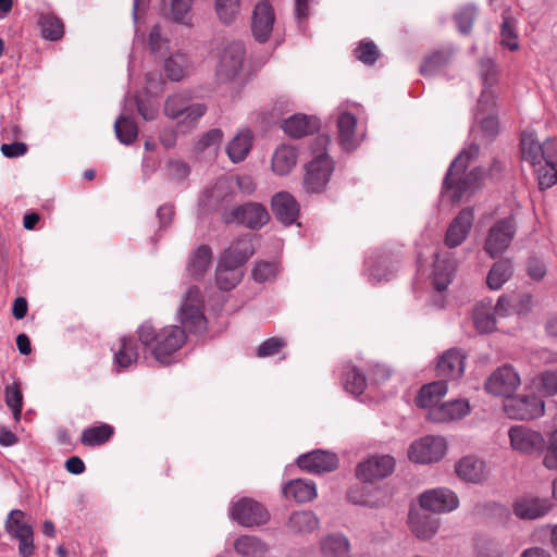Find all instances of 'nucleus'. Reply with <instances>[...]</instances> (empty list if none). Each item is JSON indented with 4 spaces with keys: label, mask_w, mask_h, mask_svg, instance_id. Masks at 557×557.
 Returning <instances> with one entry per match:
<instances>
[{
    "label": "nucleus",
    "mask_w": 557,
    "mask_h": 557,
    "mask_svg": "<svg viewBox=\"0 0 557 557\" xmlns=\"http://www.w3.org/2000/svg\"><path fill=\"white\" fill-rule=\"evenodd\" d=\"M140 344L150 349L154 359L162 364H170L172 357L186 343L185 331L177 325H166L157 330L150 322L143 323L137 329Z\"/></svg>",
    "instance_id": "f257e3e1"
},
{
    "label": "nucleus",
    "mask_w": 557,
    "mask_h": 557,
    "mask_svg": "<svg viewBox=\"0 0 557 557\" xmlns=\"http://www.w3.org/2000/svg\"><path fill=\"white\" fill-rule=\"evenodd\" d=\"M253 245L248 237L234 240L221 256L216 270L215 283L222 290L233 289L243 278L242 267L253 255Z\"/></svg>",
    "instance_id": "f03ea898"
},
{
    "label": "nucleus",
    "mask_w": 557,
    "mask_h": 557,
    "mask_svg": "<svg viewBox=\"0 0 557 557\" xmlns=\"http://www.w3.org/2000/svg\"><path fill=\"white\" fill-rule=\"evenodd\" d=\"M480 153V147L475 144L470 145L462 150L458 157L451 162L444 180V187L453 189V200L460 201L467 191L479 187L484 177V171L475 168L469 173H465L470 161L475 159Z\"/></svg>",
    "instance_id": "7ed1b4c3"
},
{
    "label": "nucleus",
    "mask_w": 557,
    "mask_h": 557,
    "mask_svg": "<svg viewBox=\"0 0 557 557\" xmlns=\"http://www.w3.org/2000/svg\"><path fill=\"white\" fill-rule=\"evenodd\" d=\"M330 138L326 135H319L310 146L313 159L305 166L304 186L309 193L322 191L330 181L333 164L326 153Z\"/></svg>",
    "instance_id": "20e7f679"
},
{
    "label": "nucleus",
    "mask_w": 557,
    "mask_h": 557,
    "mask_svg": "<svg viewBox=\"0 0 557 557\" xmlns=\"http://www.w3.org/2000/svg\"><path fill=\"white\" fill-rule=\"evenodd\" d=\"M164 114L171 120H177L178 126L193 128L207 111L202 103L191 102L187 94H174L164 102Z\"/></svg>",
    "instance_id": "39448f33"
},
{
    "label": "nucleus",
    "mask_w": 557,
    "mask_h": 557,
    "mask_svg": "<svg viewBox=\"0 0 557 557\" xmlns=\"http://www.w3.org/2000/svg\"><path fill=\"white\" fill-rule=\"evenodd\" d=\"M178 320L182 329L191 334H200L207 329L203 313V298L198 287H190L181 305Z\"/></svg>",
    "instance_id": "423d86ee"
},
{
    "label": "nucleus",
    "mask_w": 557,
    "mask_h": 557,
    "mask_svg": "<svg viewBox=\"0 0 557 557\" xmlns=\"http://www.w3.org/2000/svg\"><path fill=\"white\" fill-rule=\"evenodd\" d=\"M245 58L240 41H227L218 53L216 77L221 82L232 81L239 73Z\"/></svg>",
    "instance_id": "0eeeda50"
},
{
    "label": "nucleus",
    "mask_w": 557,
    "mask_h": 557,
    "mask_svg": "<svg viewBox=\"0 0 557 557\" xmlns=\"http://www.w3.org/2000/svg\"><path fill=\"white\" fill-rule=\"evenodd\" d=\"M4 528L10 536L18 541V554L29 557L34 554V531L25 522V513L20 509H13L7 517Z\"/></svg>",
    "instance_id": "6e6552de"
},
{
    "label": "nucleus",
    "mask_w": 557,
    "mask_h": 557,
    "mask_svg": "<svg viewBox=\"0 0 557 557\" xmlns=\"http://www.w3.org/2000/svg\"><path fill=\"white\" fill-rule=\"evenodd\" d=\"M504 410L510 419L533 420L544 414V401L536 395L508 397Z\"/></svg>",
    "instance_id": "1a4fd4ad"
},
{
    "label": "nucleus",
    "mask_w": 557,
    "mask_h": 557,
    "mask_svg": "<svg viewBox=\"0 0 557 557\" xmlns=\"http://www.w3.org/2000/svg\"><path fill=\"white\" fill-rule=\"evenodd\" d=\"M510 447L522 455L542 453L545 447L543 434L525 425H513L508 431Z\"/></svg>",
    "instance_id": "9d476101"
},
{
    "label": "nucleus",
    "mask_w": 557,
    "mask_h": 557,
    "mask_svg": "<svg viewBox=\"0 0 557 557\" xmlns=\"http://www.w3.org/2000/svg\"><path fill=\"white\" fill-rule=\"evenodd\" d=\"M516 233L512 218L497 221L488 231L484 250L491 258L500 256L509 247Z\"/></svg>",
    "instance_id": "9b49d317"
},
{
    "label": "nucleus",
    "mask_w": 557,
    "mask_h": 557,
    "mask_svg": "<svg viewBox=\"0 0 557 557\" xmlns=\"http://www.w3.org/2000/svg\"><path fill=\"white\" fill-rule=\"evenodd\" d=\"M446 453V442L441 436H425L413 442L408 449V457L417 463L440 461Z\"/></svg>",
    "instance_id": "f8f14e48"
},
{
    "label": "nucleus",
    "mask_w": 557,
    "mask_h": 557,
    "mask_svg": "<svg viewBox=\"0 0 557 557\" xmlns=\"http://www.w3.org/2000/svg\"><path fill=\"white\" fill-rule=\"evenodd\" d=\"M269 218L267 209L257 202H248L224 213L226 223L236 222L251 230L262 227L269 221Z\"/></svg>",
    "instance_id": "ddd939ff"
},
{
    "label": "nucleus",
    "mask_w": 557,
    "mask_h": 557,
    "mask_svg": "<svg viewBox=\"0 0 557 557\" xmlns=\"http://www.w3.org/2000/svg\"><path fill=\"white\" fill-rule=\"evenodd\" d=\"M395 459L389 455H374L361 461L356 469L357 478L363 482H375L391 475Z\"/></svg>",
    "instance_id": "4468645a"
},
{
    "label": "nucleus",
    "mask_w": 557,
    "mask_h": 557,
    "mask_svg": "<svg viewBox=\"0 0 557 557\" xmlns=\"http://www.w3.org/2000/svg\"><path fill=\"white\" fill-rule=\"evenodd\" d=\"M232 518L244 527L261 525L268 522L270 515L258 502L244 497L232 507Z\"/></svg>",
    "instance_id": "2eb2a0df"
},
{
    "label": "nucleus",
    "mask_w": 557,
    "mask_h": 557,
    "mask_svg": "<svg viewBox=\"0 0 557 557\" xmlns=\"http://www.w3.org/2000/svg\"><path fill=\"white\" fill-rule=\"evenodd\" d=\"M275 22V13L272 4L262 0L259 1L253 11L251 17V32L253 38L259 42H265L269 40Z\"/></svg>",
    "instance_id": "dca6fc26"
},
{
    "label": "nucleus",
    "mask_w": 557,
    "mask_h": 557,
    "mask_svg": "<svg viewBox=\"0 0 557 557\" xmlns=\"http://www.w3.org/2000/svg\"><path fill=\"white\" fill-rule=\"evenodd\" d=\"M520 385V377L510 366H503L495 370L485 382L487 393L507 398Z\"/></svg>",
    "instance_id": "f3484780"
},
{
    "label": "nucleus",
    "mask_w": 557,
    "mask_h": 557,
    "mask_svg": "<svg viewBox=\"0 0 557 557\" xmlns=\"http://www.w3.org/2000/svg\"><path fill=\"white\" fill-rule=\"evenodd\" d=\"M420 505L425 510L443 513L456 509L459 505V499L449 488L438 487L421 494Z\"/></svg>",
    "instance_id": "a211bd4d"
},
{
    "label": "nucleus",
    "mask_w": 557,
    "mask_h": 557,
    "mask_svg": "<svg viewBox=\"0 0 557 557\" xmlns=\"http://www.w3.org/2000/svg\"><path fill=\"white\" fill-rule=\"evenodd\" d=\"M466 355L459 349H448L438 359L436 375L440 381L457 380L465 372Z\"/></svg>",
    "instance_id": "6ab92c4d"
},
{
    "label": "nucleus",
    "mask_w": 557,
    "mask_h": 557,
    "mask_svg": "<svg viewBox=\"0 0 557 557\" xmlns=\"http://www.w3.org/2000/svg\"><path fill=\"white\" fill-rule=\"evenodd\" d=\"M297 465L311 473L331 472L338 467V458L333 453L313 450L299 456Z\"/></svg>",
    "instance_id": "aec40b11"
},
{
    "label": "nucleus",
    "mask_w": 557,
    "mask_h": 557,
    "mask_svg": "<svg viewBox=\"0 0 557 557\" xmlns=\"http://www.w3.org/2000/svg\"><path fill=\"white\" fill-rule=\"evenodd\" d=\"M481 76L484 89L478 101V113H493L495 108V94L492 90V86L496 83V70L491 60L481 61Z\"/></svg>",
    "instance_id": "412c9836"
},
{
    "label": "nucleus",
    "mask_w": 557,
    "mask_h": 557,
    "mask_svg": "<svg viewBox=\"0 0 557 557\" xmlns=\"http://www.w3.org/2000/svg\"><path fill=\"white\" fill-rule=\"evenodd\" d=\"M271 206L275 218L285 225L293 224L298 218L299 205L289 193L274 195Z\"/></svg>",
    "instance_id": "4be33fe9"
},
{
    "label": "nucleus",
    "mask_w": 557,
    "mask_h": 557,
    "mask_svg": "<svg viewBox=\"0 0 557 557\" xmlns=\"http://www.w3.org/2000/svg\"><path fill=\"white\" fill-rule=\"evenodd\" d=\"M473 222V212L471 209H462L450 223L445 237L448 247L459 246L469 234Z\"/></svg>",
    "instance_id": "5701e85b"
},
{
    "label": "nucleus",
    "mask_w": 557,
    "mask_h": 557,
    "mask_svg": "<svg viewBox=\"0 0 557 557\" xmlns=\"http://www.w3.org/2000/svg\"><path fill=\"white\" fill-rule=\"evenodd\" d=\"M470 412L469 403L465 399H456L444 403L428 412V419L434 422H448L459 420Z\"/></svg>",
    "instance_id": "b1692460"
},
{
    "label": "nucleus",
    "mask_w": 557,
    "mask_h": 557,
    "mask_svg": "<svg viewBox=\"0 0 557 557\" xmlns=\"http://www.w3.org/2000/svg\"><path fill=\"white\" fill-rule=\"evenodd\" d=\"M320 127V122L315 116L305 114H294L286 119L282 125L284 132L294 138H300L312 134Z\"/></svg>",
    "instance_id": "393cba45"
},
{
    "label": "nucleus",
    "mask_w": 557,
    "mask_h": 557,
    "mask_svg": "<svg viewBox=\"0 0 557 557\" xmlns=\"http://www.w3.org/2000/svg\"><path fill=\"white\" fill-rule=\"evenodd\" d=\"M409 525L411 532L418 539L426 541L436 534L440 528V519L425 512H410Z\"/></svg>",
    "instance_id": "a878e982"
},
{
    "label": "nucleus",
    "mask_w": 557,
    "mask_h": 557,
    "mask_svg": "<svg viewBox=\"0 0 557 557\" xmlns=\"http://www.w3.org/2000/svg\"><path fill=\"white\" fill-rule=\"evenodd\" d=\"M447 393V384L444 381H436L423 385L416 398V404L420 408H428L431 411L433 408L440 407L438 403Z\"/></svg>",
    "instance_id": "bb28decb"
},
{
    "label": "nucleus",
    "mask_w": 557,
    "mask_h": 557,
    "mask_svg": "<svg viewBox=\"0 0 557 557\" xmlns=\"http://www.w3.org/2000/svg\"><path fill=\"white\" fill-rule=\"evenodd\" d=\"M457 475L468 482L479 483L485 478V465L473 456L461 458L455 466Z\"/></svg>",
    "instance_id": "cd10ccee"
},
{
    "label": "nucleus",
    "mask_w": 557,
    "mask_h": 557,
    "mask_svg": "<svg viewBox=\"0 0 557 557\" xmlns=\"http://www.w3.org/2000/svg\"><path fill=\"white\" fill-rule=\"evenodd\" d=\"M193 64L189 57L176 51L164 61V72L171 81L178 82L187 76L191 71Z\"/></svg>",
    "instance_id": "c85d7f7f"
},
{
    "label": "nucleus",
    "mask_w": 557,
    "mask_h": 557,
    "mask_svg": "<svg viewBox=\"0 0 557 557\" xmlns=\"http://www.w3.org/2000/svg\"><path fill=\"white\" fill-rule=\"evenodd\" d=\"M283 493L287 498H293L297 503L310 502L317 496L314 483L302 479L292 480L286 483Z\"/></svg>",
    "instance_id": "c756f323"
},
{
    "label": "nucleus",
    "mask_w": 557,
    "mask_h": 557,
    "mask_svg": "<svg viewBox=\"0 0 557 557\" xmlns=\"http://www.w3.org/2000/svg\"><path fill=\"white\" fill-rule=\"evenodd\" d=\"M297 151L294 147L282 145L276 148L272 156V170L277 175H286L296 165Z\"/></svg>",
    "instance_id": "7c9ffc66"
},
{
    "label": "nucleus",
    "mask_w": 557,
    "mask_h": 557,
    "mask_svg": "<svg viewBox=\"0 0 557 557\" xmlns=\"http://www.w3.org/2000/svg\"><path fill=\"white\" fill-rule=\"evenodd\" d=\"M252 133L248 129L239 132L227 145L226 152L232 162L243 161L252 146Z\"/></svg>",
    "instance_id": "2f4dec72"
},
{
    "label": "nucleus",
    "mask_w": 557,
    "mask_h": 557,
    "mask_svg": "<svg viewBox=\"0 0 557 557\" xmlns=\"http://www.w3.org/2000/svg\"><path fill=\"white\" fill-rule=\"evenodd\" d=\"M211 261V248L208 245H201L190 255L187 271L193 277L200 278L210 268Z\"/></svg>",
    "instance_id": "473e14b6"
},
{
    "label": "nucleus",
    "mask_w": 557,
    "mask_h": 557,
    "mask_svg": "<svg viewBox=\"0 0 557 557\" xmlns=\"http://www.w3.org/2000/svg\"><path fill=\"white\" fill-rule=\"evenodd\" d=\"M318 517L310 510L295 511L289 516L287 527L295 533H311L319 528Z\"/></svg>",
    "instance_id": "72a5a7b5"
},
{
    "label": "nucleus",
    "mask_w": 557,
    "mask_h": 557,
    "mask_svg": "<svg viewBox=\"0 0 557 557\" xmlns=\"http://www.w3.org/2000/svg\"><path fill=\"white\" fill-rule=\"evenodd\" d=\"M550 508L547 500L524 498L516 503L515 513L523 519H536L544 516Z\"/></svg>",
    "instance_id": "f704fd0d"
},
{
    "label": "nucleus",
    "mask_w": 557,
    "mask_h": 557,
    "mask_svg": "<svg viewBox=\"0 0 557 557\" xmlns=\"http://www.w3.org/2000/svg\"><path fill=\"white\" fill-rule=\"evenodd\" d=\"M139 358L138 345L135 338L123 336L120 339L119 347L114 351L115 362L122 368H128L137 362Z\"/></svg>",
    "instance_id": "c9c22d12"
},
{
    "label": "nucleus",
    "mask_w": 557,
    "mask_h": 557,
    "mask_svg": "<svg viewBox=\"0 0 557 557\" xmlns=\"http://www.w3.org/2000/svg\"><path fill=\"white\" fill-rule=\"evenodd\" d=\"M520 147L523 160L533 166L541 164L542 144L539 143L532 131H524L521 134Z\"/></svg>",
    "instance_id": "e433bc0d"
},
{
    "label": "nucleus",
    "mask_w": 557,
    "mask_h": 557,
    "mask_svg": "<svg viewBox=\"0 0 557 557\" xmlns=\"http://www.w3.org/2000/svg\"><path fill=\"white\" fill-rule=\"evenodd\" d=\"M357 125V119L354 114L343 112L337 119L338 139L341 145L345 149H351L355 147V129Z\"/></svg>",
    "instance_id": "4c0bfd02"
},
{
    "label": "nucleus",
    "mask_w": 557,
    "mask_h": 557,
    "mask_svg": "<svg viewBox=\"0 0 557 557\" xmlns=\"http://www.w3.org/2000/svg\"><path fill=\"white\" fill-rule=\"evenodd\" d=\"M321 550L325 557H348L350 545L347 537L331 534L321 541Z\"/></svg>",
    "instance_id": "58836bf2"
},
{
    "label": "nucleus",
    "mask_w": 557,
    "mask_h": 557,
    "mask_svg": "<svg viewBox=\"0 0 557 557\" xmlns=\"http://www.w3.org/2000/svg\"><path fill=\"white\" fill-rule=\"evenodd\" d=\"M235 550L245 557H263L268 552V546L258 537L244 535L234 543Z\"/></svg>",
    "instance_id": "ea45409f"
},
{
    "label": "nucleus",
    "mask_w": 557,
    "mask_h": 557,
    "mask_svg": "<svg viewBox=\"0 0 557 557\" xmlns=\"http://www.w3.org/2000/svg\"><path fill=\"white\" fill-rule=\"evenodd\" d=\"M512 265L509 260L502 259L491 268L486 283L491 289L497 290L511 277Z\"/></svg>",
    "instance_id": "a19ab883"
},
{
    "label": "nucleus",
    "mask_w": 557,
    "mask_h": 557,
    "mask_svg": "<svg viewBox=\"0 0 557 557\" xmlns=\"http://www.w3.org/2000/svg\"><path fill=\"white\" fill-rule=\"evenodd\" d=\"M114 433L113 426L109 424H101L91 426L82 433L81 442L86 446H99L107 443Z\"/></svg>",
    "instance_id": "79ce46f5"
},
{
    "label": "nucleus",
    "mask_w": 557,
    "mask_h": 557,
    "mask_svg": "<svg viewBox=\"0 0 557 557\" xmlns=\"http://www.w3.org/2000/svg\"><path fill=\"white\" fill-rule=\"evenodd\" d=\"M454 271L455 267L453 262L448 260H441L438 256H436L434 261L433 284L438 292L447 288L451 282Z\"/></svg>",
    "instance_id": "37998d69"
},
{
    "label": "nucleus",
    "mask_w": 557,
    "mask_h": 557,
    "mask_svg": "<svg viewBox=\"0 0 557 557\" xmlns=\"http://www.w3.org/2000/svg\"><path fill=\"white\" fill-rule=\"evenodd\" d=\"M42 37L52 41L59 40L64 34L62 21L53 14H42L39 18Z\"/></svg>",
    "instance_id": "c03bdc74"
},
{
    "label": "nucleus",
    "mask_w": 557,
    "mask_h": 557,
    "mask_svg": "<svg viewBox=\"0 0 557 557\" xmlns=\"http://www.w3.org/2000/svg\"><path fill=\"white\" fill-rule=\"evenodd\" d=\"M344 386L347 392L360 395L366 389L367 379L358 368L347 366L344 371Z\"/></svg>",
    "instance_id": "a18cd8bd"
},
{
    "label": "nucleus",
    "mask_w": 557,
    "mask_h": 557,
    "mask_svg": "<svg viewBox=\"0 0 557 557\" xmlns=\"http://www.w3.org/2000/svg\"><path fill=\"white\" fill-rule=\"evenodd\" d=\"M214 9L219 20L230 25L240 12V0H214Z\"/></svg>",
    "instance_id": "49530a36"
},
{
    "label": "nucleus",
    "mask_w": 557,
    "mask_h": 557,
    "mask_svg": "<svg viewBox=\"0 0 557 557\" xmlns=\"http://www.w3.org/2000/svg\"><path fill=\"white\" fill-rule=\"evenodd\" d=\"M114 131L117 139L124 144H132L138 135L136 123L127 116H121L114 124Z\"/></svg>",
    "instance_id": "de8ad7c7"
},
{
    "label": "nucleus",
    "mask_w": 557,
    "mask_h": 557,
    "mask_svg": "<svg viewBox=\"0 0 557 557\" xmlns=\"http://www.w3.org/2000/svg\"><path fill=\"white\" fill-rule=\"evenodd\" d=\"M355 58L366 65H372L380 57L376 45L369 40L362 39L354 50Z\"/></svg>",
    "instance_id": "09e8293b"
},
{
    "label": "nucleus",
    "mask_w": 557,
    "mask_h": 557,
    "mask_svg": "<svg viewBox=\"0 0 557 557\" xmlns=\"http://www.w3.org/2000/svg\"><path fill=\"white\" fill-rule=\"evenodd\" d=\"M473 324L480 333L493 332L496 325L495 314L483 306L476 307L473 312Z\"/></svg>",
    "instance_id": "8fccbe9b"
},
{
    "label": "nucleus",
    "mask_w": 557,
    "mask_h": 557,
    "mask_svg": "<svg viewBox=\"0 0 557 557\" xmlns=\"http://www.w3.org/2000/svg\"><path fill=\"white\" fill-rule=\"evenodd\" d=\"M500 44L511 51H516L519 48L516 33V23L511 16H503V23L500 27Z\"/></svg>",
    "instance_id": "3c124183"
},
{
    "label": "nucleus",
    "mask_w": 557,
    "mask_h": 557,
    "mask_svg": "<svg viewBox=\"0 0 557 557\" xmlns=\"http://www.w3.org/2000/svg\"><path fill=\"white\" fill-rule=\"evenodd\" d=\"M233 190V182L230 178L221 177L219 178L213 188L208 191V198L210 205L218 206L225 200H227L228 196Z\"/></svg>",
    "instance_id": "603ef678"
},
{
    "label": "nucleus",
    "mask_w": 557,
    "mask_h": 557,
    "mask_svg": "<svg viewBox=\"0 0 557 557\" xmlns=\"http://www.w3.org/2000/svg\"><path fill=\"white\" fill-rule=\"evenodd\" d=\"M4 400L13 411L15 420H20L23 408V395L17 383L8 385L4 389Z\"/></svg>",
    "instance_id": "864d4df0"
},
{
    "label": "nucleus",
    "mask_w": 557,
    "mask_h": 557,
    "mask_svg": "<svg viewBox=\"0 0 557 557\" xmlns=\"http://www.w3.org/2000/svg\"><path fill=\"white\" fill-rule=\"evenodd\" d=\"M540 189L550 188L557 183V164H540L534 166Z\"/></svg>",
    "instance_id": "5fc2aeb1"
},
{
    "label": "nucleus",
    "mask_w": 557,
    "mask_h": 557,
    "mask_svg": "<svg viewBox=\"0 0 557 557\" xmlns=\"http://www.w3.org/2000/svg\"><path fill=\"white\" fill-rule=\"evenodd\" d=\"M449 55L445 51H435L428 55L421 67L420 72L422 75H430L437 70H441L448 62Z\"/></svg>",
    "instance_id": "6e6d98bb"
},
{
    "label": "nucleus",
    "mask_w": 557,
    "mask_h": 557,
    "mask_svg": "<svg viewBox=\"0 0 557 557\" xmlns=\"http://www.w3.org/2000/svg\"><path fill=\"white\" fill-rule=\"evenodd\" d=\"M277 271L276 262L259 261L252 270V277L259 283L272 281L275 278Z\"/></svg>",
    "instance_id": "4d7b16f0"
},
{
    "label": "nucleus",
    "mask_w": 557,
    "mask_h": 557,
    "mask_svg": "<svg viewBox=\"0 0 557 557\" xmlns=\"http://www.w3.org/2000/svg\"><path fill=\"white\" fill-rule=\"evenodd\" d=\"M543 466L548 470H557V428L548 435Z\"/></svg>",
    "instance_id": "13d9d810"
},
{
    "label": "nucleus",
    "mask_w": 557,
    "mask_h": 557,
    "mask_svg": "<svg viewBox=\"0 0 557 557\" xmlns=\"http://www.w3.org/2000/svg\"><path fill=\"white\" fill-rule=\"evenodd\" d=\"M223 139V132L220 128H212L203 134L197 141L198 151H205L210 148H218Z\"/></svg>",
    "instance_id": "bf43d9fd"
},
{
    "label": "nucleus",
    "mask_w": 557,
    "mask_h": 557,
    "mask_svg": "<svg viewBox=\"0 0 557 557\" xmlns=\"http://www.w3.org/2000/svg\"><path fill=\"white\" fill-rule=\"evenodd\" d=\"M286 346V342L281 337H271L260 344L257 349V357H271L281 351Z\"/></svg>",
    "instance_id": "052dcab7"
},
{
    "label": "nucleus",
    "mask_w": 557,
    "mask_h": 557,
    "mask_svg": "<svg viewBox=\"0 0 557 557\" xmlns=\"http://www.w3.org/2000/svg\"><path fill=\"white\" fill-rule=\"evenodd\" d=\"M481 114L478 113V120L480 122V127L483 133V135L488 138L493 139L497 133H498V121L496 116H494L492 113H487L486 116H480Z\"/></svg>",
    "instance_id": "680f3d73"
},
{
    "label": "nucleus",
    "mask_w": 557,
    "mask_h": 557,
    "mask_svg": "<svg viewBox=\"0 0 557 557\" xmlns=\"http://www.w3.org/2000/svg\"><path fill=\"white\" fill-rule=\"evenodd\" d=\"M195 0H172L171 14L175 22L185 23L187 13Z\"/></svg>",
    "instance_id": "e2e57ef3"
},
{
    "label": "nucleus",
    "mask_w": 557,
    "mask_h": 557,
    "mask_svg": "<svg viewBox=\"0 0 557 557\" xmlns=\"http://www.w3.org/2000/svg\"><path fill=\"white\" fill-rule=\"evenodd\" d=\"M455 20L459 32L469 34L475 20V12L473 9H465L456 15Z\"/></svg>",
    "instance_id": "0e129e2a"
},
{
    "label": "nucleus",
    "mask_w": 557,
    "mask_h": 557,
    "mask_svg": "<svg viewBox=\"0 0 557 557\" xmlns=\"http://www.w3.org/2000/svg\"><path fill=\"white\" fill-rule=\"evenodd\" d=\"M557 164V139L549 138L542 144L541 162Z\"/></svg>",
    "instance_id": "69168bd1"
},
{
    "label": "nucleus",
    "mask_w": 557,
    "mask_h": 557,
    "mask_svg": "<svg viewBox=\"0 0 557 557\" xmlns=\"http://www.w3.org/2000/svg\"><path fill=\"white\" fill-rule=\"evenodd\" d=\"M541 385L546 395L557 394V370L545 371L541 374Z\"/></svg>",
    "instance_id": "338daca9"
},
{
    "label": "nucleus",
    "mask_w": 557,
    "mask_h": 557,
    "mask_svg": "<svg viewBox=\"0 0 557 557\" xmlns=\"http://www.w3.org/2000/svg\"><path fill=\"white\" fill-rule=\"evenodd\" d=\"M528 275L534 281H541L546 275L545 264L537 258H530L527 264Z\"/></svg>",
    "instance_id": "774afa93"
}]
</instances>
